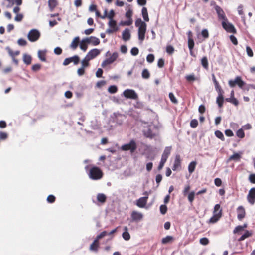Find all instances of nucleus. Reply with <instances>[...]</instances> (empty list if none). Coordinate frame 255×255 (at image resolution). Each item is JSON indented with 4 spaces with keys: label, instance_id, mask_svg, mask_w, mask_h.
<instances>
[{
    "label": "nucleus",
    "instance_id": "obj_1",
    "mask_svg": "<svg viewBox=\"0 0 255 255\" xmlns=\"http://www.w3.org/2000/svg\"><path fill=\"white\" fill-rule=\"evenodd\" d=\"M135 25L136 27H138V38L140 40L142 41L145 38L146 24L144 22L142 21L141 19H138L135 22Z\"/></svg>",
    "mask_w": 255,
    "mask_h": 255
},
{
    "label": "nucleus",
    "instance_id": "obj_2",
    "mask_svg": "<svg viewBox=\"0 0 255 255\" xmlns=\"http://www.w3.org/2000/svg\"><path fill=\"white\" fill-rule=\"evenodd\" d=\"M88 175L90 179L97 180L103 177V172L99 167L93 166L90 169Z\"/></svg>",
    "mask_w": 255,
    "mask_h": 255
},
{
    "label": "nucleus",
    "instance_id": "obj_3",
    "mask_svg": "<svg viewBox=\"0 0 255 255\" xmlns=\"http://www.w3.org/2000/svg\"><path fill=\"white\" fill-rule=\"evenodd\" d=\"M137 145L134 140H131L128 143L123 145L121 149L122 151H129L131 154L133 153L137 149Z\"/></svg>",
    "mask_w": 255,
    "mask_h": 255
},
{
    "label": "nucleus",
    "instance_id": "obj_4",
    "mask_svg": "<svg viewBox=\"0 0 255 255\" xmlns=\"http://www.w3.org/2000/svg\"><path fill=\"white\" fill-rule=\"evenodd\" d=\"M172 147L171 146L165 147L162 155L161 159L158 167V170H160L163 167L165 163L166 162L168 156L170 154Z\"/></svg>",
    "mask_w": 255,
    "mask_h": 255
},
{
    "label": "nucleus",
    "instance_id": "obj_5",
    "mask_svg": "<svg viewBox=\"0 0 255 255\" xmlns=\"http://www.w3.org/2000/svg\"><path fill=\"white\" fill-rule=\"evenodd\" d=\"M223 28L228 33H236L237 30L234 26L227 20H223L222 22Z\"/></svg>",
    "mask_w": 255,
    "mask_h": 255
},
{
    "label": "nucleus",
    "instance_id": "obj_6",
    "mask_svg": "<svg viewBox=\"0 0 255 255\" xmlns=\"http://www.w3.org/2000/svg\"><path fill=\"white\" fill-rule=\"evenodd\" d=\"M108 26L109 28L106 31V33L107 34H110L119 30V27H118L117 22L115 20H109L108 22Z\"/></svg>",
    "mask_w": 255,
    "mask_h": 255
},
{
    "label": "nucleus",
    "instance_id": "obj_7",
    "mask_svg": "<svg viewBox=\"0 0 255 255\" xmlns=\"http://www.w3.org/2000/svg\"><path fill=\"white\" fill-rule=\"evenodd\" d=\"M40 36V32L36 29L31 30L27 35L28 39L31 42L37 41Z\"/></svg>",
    "mask_w": 255,
    "mask_h": 255
},
{
    "label": "nucleus",
    "instance_id": "obj_8",
    "mask_svg": "<svg viewBox=\"0 0 255 255\" xmlns=\"http://www.w3.org/2000/svg\"><path fill=\"white\" fill-rule=\"evenodd\" d=\"M124 96L127 99L137 100L138 98L137 93L132 89H126L123 92Z\"/></svg>",
    "mask_w": 255,
    "mask_h": 255
},
{
    "label": "nucleus",
    "instance_id": "obj_9",
    "mask_svg": "<svg viewBox=\"0 0 255 255\" xmlns=\"http://www.w3.org/2000/svg\"><path fill=\"white\" fill-rule=\"evenodd\" d=\"M229 85L231 87H234L237 85L240 88H242L245 85V82L242 80L240 77L237 76L234 80H229Z\"/></svg>",
    "mask_w": 255,
    "mask_h": 255
},
{
    "label": "nucleus",
    "instance_id": "obj_10",
    "mask_svg": "<svg viewBox=\"0 0 255 255\" xmlns=\"http://www.w3.org/2000/svg\"><path fill=\"white\" fill-rule=\"evenodd\" d=\"M118 53L116 52H114L112 55L106 59L102 63V66L104 67L105 66L111 64L113 63L118 58Z\"/></svg>",
    "mask_w": 255,
    "mask_h": 255
},
{
    "label": "nucleus",
    "instance_id": "obj_11",
    "mask_svg": "<svg viewBox=\"0 0 255 255\" xmlns=\"http://www.w3.org/2000/svg\"><path fill=\"white\" fill-rule=\"evenodd\" d=\"M80 61V58L78 55L66 58L63 63V65L67 66L71 62H73L74 65H77Z\"/></svg>",
    "mask_w": 255,
    "mask_h": 255
},
{
    "label": "nucleus",
    "instance_id": "obj_12",
    "mask_svg": "<svg viewBox=\"0 0 255 255\" xmlns=\"http://www.w3.org/2000/svg\"><path fill=\"white\" fill-rule=\"evenodd\" d=\"M143 194L146 195V196L140 197L136 202V205L140 208H144L145 206L148 199L147 192H145Z\"/></svg>",
    "mask_w": 255,
    "mask_h": 255
},
{
    "label": "nucleus",
    "instance_id": "obj_13",
    "mask_svg": "<svg viewBox=\"0 0 255 255\" xmlns=\"http://www.w3.org/2000/svg\"><path fill=\"white\" fill-rule=\"evenodd\" d=\"M247 199L248 202L251 204L254 205L255 203V188H252L249 191L248 194L247 196Z\"/></svg>",
    "mask_w": 255,
    "mask_h": 255
},
{
    "label": "nucleus",
    "instance_id": "obj_14",
    "mask_svg": "<svg viewBox=\"0 0 255 255\" xmlns=\"http://www.w3.org/2000/svg\"><path fill=\"white\" fill-rule=\"evenodd\" d=\"M132 15V11L130 9H129L128 11L126 13V17L128 19V21H124L123 23H122L123 25H127L129 26L132 23V20L131 18Z\"/></svg>",
    "mask_w": 255,
    "mask_h": 255
},
{
    "label": "nucleus",
    "instance_id": "obj_15",
    "mask_svg": "<svg viewBox=\"0 0 255 255\" xmlns=\"http://www.w3.org/2000/svg\"><path fill=\"white\" fill-rule=\"evenodd\" d=\"M215 9L216 11L219 19L227 20V18L225 14V13L221 7L218 5H216Z\"/></svg>",
    "mask_w": 255,
    "mask_h": 255
},
{
    "label": "nucleus",
    "instance_id": "obj_16",
    "mask_svg": "<svg viewBox=\"0 0 255 255\" xmlns=\"http://www.w3.org/2000/svg\"><path fill=\"white\" fill-rule=\"evenodd\" d=\"M237 218L239 220L241 221L246 215L245 208L242 206H239L237 209Z\"/></svg>",
    "mask_w": 255,
    "mask_h": 255
},
{
    "label": "nucleus",
    "instance_id": "obj_17",
    "mask_svg": "<svg viewBox=\"0 0 255 255\" xmlns=\"http://www.w3.org/2000/svg\"><path fill=\"white\" fill-rule=\"evenodd\" d=\"M100 53L99 50L97 49H93L88 52L86 56L90 60L94 59Z\"/></svg>",
    "mask_w": 255,
    "mask_h": 255
},
{
    "label": "nucleus",
    "instance_id": "obj_18",
    "mask_svg": "<svg viewBox=\"0 0 255 255\" xmlns=\"http://www.w3.org/2000/svg\"><path fill=\"white\" fill-rule=\"evenodd\" d=\"M181 159L179 155H177L175 156L174 165L172 167V170L174 171L176 170L181 167Z\"/></svg>",
    "mask_w": 255,
    "mask_h": 255
},
{
    "label": "nucleus",
    "instance_id": "obj_19",
    "mask_svg": "<svg viewBox=\"0 0 255 255\" xmlns=\"http://www.w3.org/2000/svg\"><path fill=\"white\" fill-rule=\"evenodd\" d=\"M86 41L88 43H91L94 46L99 45L100 42V40L98 38L94 36L86 38Z\"/></svg>",
    "mask_w": 255,
    "mask_h": 255
},
{
    "label": "nucleus",
    "instance_id": "obj_20",
    "mask_svg": "<svg viewBox=\"0 0 255 255\" xmlns=\"http://www.w3.org/2000/svg\"><path fill=\"white\" fill-rule=\"evenodd\" d=\"M242 154V152H240L239 153H234L232 155L230 156L228 159V161H240L241 158V155Z\"/></svg>",
    "mask_w": 255,
    "mask_h": 255
},
{
    "label": "nucleus",
    "instance_id": "obj_21",
    "mask_svg": "<svg viewBox=\"0 0 255 255\" xmlns=\"http://www.w3.org/2000/svg\"><path fill=\"white\" fill-rule=\"evenodd\" d=\"M99 248V242L96 239L94 240L93 242L90 245V250L92 251L97 252Z\"/></svg>",
    "mask_w": 255,
    "mask_h": 255
},
{
    "label": "nucleus",
    "instance_id": "obj_22",
    "mask_svg": "<svg viewBox=\"0 0 255 255\" xmlns=\"http://www.w3.org/2000/svg\"><path fill=\"white\" fill-rule=\"evenodd\" d=\"M142 214L137 211H133L131 214V217L133 221H139L142 218Z\"/></svg>",
    "mask_w": 255,
    "mask_h": 255
},
{
    "label": "nucleus",
    "instance_id": "obj_23",
    "mask_svg": "<svg viewBox=\"0 0 255 255\" xmlns=\"http://www.w3.org/2000/svg\"><path fill=\"white\" fill-rule=\"evenodd\" d=\"M48 7L51 11H52L58 5V2L57 0H48Z\"/></svg>",
    "mask_w": 255,
    "mask_h": 255
},
{
    "label": "nucleus",
    "instance_id": "obj_24",
    "mask_svg": "<svg viewBox=\"0 0 255 255\" xmlns=\"http://www.w3.org/2000/svg\"><path fill=\"white\" fill-rule=\"evenodd\" d=\"M122 38L125 41L130 39V33L129 30L128 28H126L123 31L122 33Z\"/></svg>",
    "mask_w": 255,
    "mask_h": 255
},
{
    "label": "nucleus",
    "instance_id": "obj_25",
    "mask_svg": "<svg viewBox=\"0 0 255 255\" xmlns=\"http://www.w3.org/2000/svg\"><path fill=\"white\" fill-rule=\"evenodd\" d=\"M253 233L251 231L246 230L244 234L242 235L238 239L239 242L242 241L245 239L250 237L252 236Z\"/></svg>",
    "mask_w": 255,
    "mask_h": 255
},
{
    "label": "nucleus",
    "instance_id": "obj_26",
    "mask_svg": "<svg viewBox=\"0 0 255 255\" xmlns=\"http://www.w3.org/2000/svg\"><path fill=\"white\" fill-rule=\"evenodd\" d=\"M124 232L122 234V237L126 241H128L130 239V235L128 232V227L125 226L124 227Z\"/></svg>",
    "mask_w": 255,
    "mask_h": 255
},
{
    "label": "nucleus",
    "instance_id": "obj_27",
    "mask_svg": "<svg viewBox=\"0 0 255 255\" xmlns=\"http://www.w3.org/2000/svg\"><path fill=\"white\" fill-rule=\"evenodd\" d=\"M6 50L7 51L9 55L12 58H15L16 56L19 55L20 51L17 50L16 51H13L10 47L7 46L5 48Z\"/></svg>",
    "mask_w": 255,
    "mask_h": 255
},
{
    "label": "nucleus",
    "instance_id": "obj_28",
    "mask_svg": "<svg viewBox=\"0 0 255 255\" xmlns=\"http://www.w3.org/2000/svg\"><path fill=\"white\" fill-rule=\"evenodd\" d=\"M221 217L222 216H221L220 213L217 215L213 214V216L209 219L208 223L214 224L216 223L220 219Z\"/></svg>",
    "mask_w": 255,
    "mask_h": 255
},
{
    "label": "nucleus",
    "instance_id": "obj_29",
    "mask_svg": "<svg viewBox=\"0 0 255 255\" xmlns=\"http://www.w3.org/2000/svg\"><path fill=\"white\" fill-rule=\"evenodd\" d=\"M79 41L80 39L79 37L74 38L70 45V47L73 50L76 49L78 46Z\"/></svg>",
    "mask_w": 255,
    "mask_h": 255
},
{
    "label": "nucleus",
    "instance_id": "obj_30",
    "mask_svg": "<svg viewBox=\"0 0 255 255\" xmlns=\"http://www.w3.org/2000/svg\"><path fill=\"white\" fill-rule=\"evenodd\" d=\"M97 200L101 204L104 203L107 199L106 196L103 193H99L97 196Z\"/></svg>",
    "mask_w": 255,
    "mask_h": 255
},
{
    "label": "nucleus",
    "instance_id": "obj_31",
    "mask_svg": "<svg viewBox=\"0 0 255 255\" xmlns=\"http://www.w3.org/2000/svg\"><path fill=\"white\" fill-rule=\"evenodd\" d=\"M32 58L30 55L24 54L23 56V60L24 63L29 65L31 63Z\"/></svg>",
    "mask_w": 255,
    "mask_h": 255
},
{
    "label": "nucleus",
    "instance_id": "obj_32",
    "mask_svg": "<svg viewBox=\"0 0 255 255\" xmlns=\"http://www.w3.org/2000/svg\"><path fill=\"white\" fill-rule=\"evenodd\" d=\"M142 15L143 16V18L144 20L145 21L148 22L149 20L148 15V12L147 9L146 7H143L142 9Z\"/></svg>",
    "mask_w": 255,
    "mask_h": 255
},
{
    "label": "nucleus",
    "instance_id": "obj_33",
    "mask_svg": "<svg viewBox=\"0 0 255 255\" xmlns=\"http://www.w3.org/2000/svg\"><path fill=\"white\" fill-rule=\"evenodd\" d=\"M90 59L86 56V57L81 61V67H84L85 68L89 67L90 65Z\"/></svg>",
    "mask_w": 255,
    "mask_h": 255
},
{
    "label": "nucleus",
    "instance_id": "obj_34",
    "mask_svg": "<svg viewBox=\"0 0 255 255\" xmlns=\"http://www.w3.org/2000/svg\"><path fill=\"white\" fill-rule=\"evenodd\" d=\"M222 209H221L220 205L219 204H216L214 208L213 214H218L220 213L221 216H222Z\"/></svg>",
    "mask_w": 255,
    "mask_h": 255
},
{
    "label": "nucleus",
    "instance_id": "obj_35",
    "mask_svg": "<svg viewBox=\"0 0 255 255\" xmlns=\"http://www.w3.org/2000/svg\"><path fill=\"white\" fill-rule=\"evenodd\" d=\"M144 135L148 138H152L154 137L155 134L152 132V130L148 128L147 130L144 131Z\"/></svg>",
    "mask_w": 255,
    "mask_h": 255
},
{
    "label": "nucleus",
    "instance_id": "obj_36",
    "mask_svg": "<svg viewBox=\"0 0 255 255\" xmlns=\"http://www.w3.org/2000/svg\"><path fill=\"white\" fill-rule=\"evenodd\" d=\"M197 163L196 161H192L188 166V171L190 173H192L195 170Z\"/></svg>",
    "mask_w": 255,
    "mask_h": 255
},
{
    "label": "nucleus",
    "instance_id": "obj_37",
    "mask_svg": "<svg viewBox=\"0 0 255 255\" xmlns=\"http://www.w3.org/2000/svg\"><path fill=\"white\" fill-rule=\"evenodd\" d=\"M212 80L213 81V83H214L215 87L216 90L217 91V90L222 88L221 86L220 85L219 82L216 80L215 76L214 74H212Z\"/></svg>",
    "mask_w": 255,
    "mask_h": 255
},
{
    "label": "nucleus",
    "instance_id": "obj_38",
    "mask_svg": "<svg viewBox=\"0 0 255 255\" xmlns=\"http://www.w3.org/2000/svg\"><path fill=\"white\" fill-rule=\"evenodd\" d=\"M201 64L202 66L205 69H208V61L207 58L205 56L201 59Z\"/></svg>",
    "mask_w": 255,
    "mask_h": 255
},
{
    "label": "nucleus",
    "instance_id": "obj_39",
    "mask_svg": "<svg viewBox=\"0 0 255 255\" xmlns=\"http://www.w3.org/2000/svg\"><path fill=\"white\" fill-rule=\"evenodd\" d=\"M173 240V237H172L171 236H167L166 237L163 238L162 239L161 242L163 244H167V243H168L169 242H171Z\"/></svg>",
    "mask_w": 255,
    "mask_h": 255
},
{
    "label": "nucleus",
    "instance_id": "obj_40",
    "mask_svg": "<svg viewBox=\"0 0 255 255\" xmlns=\"http://www.w3.org/2000/svg\"><path fill=\"white\" fill-rule=\"evenodd\" d=\"M87 43L86 39H83L80 44V48L84 51H86L87 49Z\"/></svg>",
    "mask_w": 255,
    "mask_h": 255
},
{
    "label": "nucleus",
    "instance_id": "obj_41",
    "mask_svg": "<svg viewBox=\"0 0 255 255\" xmlns=\"http://www.w3.org/2000/svg\"><path fill=\"white\" fill-rule=\"evenodd\" d=\"M215 135H216V136L217 138H218L222 141H225V138H224V135L222 133V132L221 131H220V130H216L215 132Z\"/></svg>",
    "mask_w": 255,
    "mask_h": 255
},
{
    "label": "nucleus",
    "instance_id": "obj_42",
    "mask_svg": "<svg viewBox=\"0 0 255 255\" xmlns=\"http://www.w3.org/2000/svg\"><path fill=\"white\" fill-rule=\"evenodd\" d=\"M224 97L218 96L216 99V103L219 108H222L223 105Z\"/></svg>",
    "mask_w": 255,
    "mask_h": 255
},
{
    "label": "nucleus",
    "instance_id": "obj_43",
    "mask_svg": "<svg viewBox=\"0 0 255 255\" xmlns=\"http://www.w3.org/2000/svg\"><path fill=\"white\" fill-rule=\"evenodd\" d=\"M195 193L194 191L190 192L188 195V200L190 203H192L194 200Z\"/></svg>",
    "mask_w": 255,
    "mask_h": 255
},
{
    "label": "nucleus",
    "instance_id": "obj_44",
    "mask_svg": "<svg viewBox=\"0 0 255 255\" xmlns=\"http://www.w3.org/2000/svg\"><path fill=\"white\" fill-rule=\"evenodd\" d=\"M150 73L147 69H144L142 72V77L144 79H148L150 77Z\"/></svg>",
    "mask_w": 255,
    "mask_h": 255
},
{
    "label": "nucleus",
    "instance_id": "obj_45",
    "mask_svg": "<svg viewBox=\"0 0 255 255\" xmlns=\"http://www.w3.org/2000/svg\"><path fill=\"white\" fill-rule=\"evenodd\" d=\"M108 91L109 93L111 94H114L117 92L118 88L117 86L115 85H112L108 88Z\"/></svg>",
    "mask_w": 255,
    "mask_h": 255
},
{
    "label": "nucleus",
    "instance_id": "obj_46",
    "mask_svg": "<svg viewBox=\"0 0 255 255\" xmlns=\"http://www.w3.org/2000/svg\"><path fill=\"white\" fill-rule=\"evenodd\" d=\"M236 135L238 137L243 138L245 137V133L243 129L242 128H240L236 132Z\"/></svg>",
    "mask_w": 255,
    "mask_h": 255
},
{
    "label": "nucleus",
    "instance_id": "obj_47",
    "mask_svg": "<svg viewBox=\"0 0 255 255\" xmlns=\"http://www.w3.org/2000/svg\"><path fill=\"white\" fill-rule=\"evenodd\" d=\"M185 78L188 82H193L196 80V78L195 77L194 74H190L186 75Z\"/></svg>",
    "mask_w": 255,
    "mask_h": 255
},
{
    "label": "nucleus",
    "instance_id": "obj_48",
    "mask_svg": "<svg viewBox=\"0 0 255 255\" xmlns=\"http://www.w3.org/2000/svg\"><path fill=\"white\" fill-rule=\"evenodd\" d=\"M38 57L42 61H46L45 53L42 51H39Z\"/></svg>",
    "mask_w": 255,
    "mask_h": 255
},
{
    "label": "nucleus",
    "instance_id": "obj_49",
    "mask_svg": "<svg viewBox=\"0 0 255 255\" xmlns=\"http://www.w3.org/2000/svg\"><path fill=\"white\" fill-rule=\"evenodd\" d=\"M169 97L171 101L174 104H177L178 103V101L175 98L174 95L173 93L170 92L169 94Z\"/></svg>",
    "mask_w": 255,
    "mask_h": 255
},
{
    "label": "nucleus",
    "instance_id": "obj_50",
    "mask_svg": "<svg viewBox=\"0 0 255 255\" xmlns=\"http://www.w3.org/2000/svg\"><path fill=\"white\" fill-rule=\"evenodd\" d=\"M243 230H244L243 229V228L241 226V225H238L235 228L233 232L234 234H240V232Z\"/></svg>",
    "mask_w": 255,
    "mask_h": 255
},
{
    "label": "nucleus",
    "instance_id": "obj_51",
    "mask_svg": "<svg viewBox=\"0 0 255 255\" xmlns=\"http://www.w3.org/2000/svg\"><path fill=\"white\" fill-rule=\"evenodd\" d=\"M200 243L203 245H207L209 243V241L207 238H202L200 239Z\"/></svg>",
    "mask_w": 255,
    "mask_h": 255
},
{
    "label": "nucleus",
    "instance_id": "obj_52",
    "mask_svg": "<svg viewBox=\"0 0 255 255\" xmlns=\"http://www.w3.org/2000/svg\"><path fill=\"white\" fill-rule=\"evenodd\" d=\"M166 51L169 54H172L174 51V47L171 45H168L166 47Z\"/></svg>",
    "mask_w": 255,
    "mask_h": 255
},
{
    "label": "nucleus",
    "instance_id": "obj_53",
    "mask_svg": "<svg viewBox=\"0 0 255 255\" xmlns=\"http://www.w3.org/2000/svg\"><path fill=\"white\" fill-rule=\"evenodd\" d=\"M56 198L53 195H49L47 198V201L49 203H53L55 201Z\"/></svg>",
    "mask_w": 255,
    "mask_h": 255
},
{
    "label": "nucleus",
    "instance_id": "obj_54",
    "mask_svg": "<svg viewBox=\"0 0 255 255\" xmlns=\"http://www.w3.org/2000/svg\"><path fill=\"white\" fill-rule=\"evenodd\" d=\"M167 211V207L165 205H161L160 207V213L164 215Z\"/></svg>",
    "mask_w": 255,
    "mask_h": 255
},
{
    "label": "nucleus",
    "instance_id": "obj_55",
    "mask_svg": "<svg viewBox=\"0 0 255 255\" xmlns=\"http://www.w3.org/2000/svg\"><path fill=\"white\" fill-rule=\"evenodd\" d=\"M154 56L152 54H149L146 57V60L149 63H152L154 61Z\"/></svg>",
    "mask_w": 255,
    "mask_h": 255
},
{
    "label": "nucleus",
    "instance_id": "obj_56",
    "mask_svg": "<svg viewBox=\"0 0 255 255\" xmlns=\"http://www.w3.org/2000/svg\"><path fill=\"white\" fill-rule=\"evenodd\" d=\"M246 49L247 55L250 57H253L254 54L251 48L249 46H247Z\"/></svg>",
    "mask_w": 255,
    "mask_h": 255
},
{
    "label": "nucleus",
    "instance_id": "obj_57",
    "mask_svg": "<svg viewBox=\"0 0 255 255\" xmlns=\"http://www.w3.org/2000/svg\"><path fill=\"white\" fill-rule=\"evenodd\" d=\"M188 46L189 49H193L194 47V42L193 39H188Z\"/></svg>",
    "mask_w": 255,
    "mask_h": 255
},
{
    "label": "nucleus",
    "instance_id": "obj_58",
    "mask_svg": "<svg viewBox=\"0 0 255 255\" xmlns=\"http://www.w3.org/2000/svg\"><path fill=\"white\" fill-rule=\"evenodd\" d=\"M198 125V122L196 119L192 120L190 123V126L193 128H195L197 127Z\"/></svg>",
    "mask_w": 255,
    "mask_h": 255
},
{
    "label": "nucleus",
    "instance_id": "obj_59",
    "mask_svg": "<svg viewBox=\"0 0 255 255\" xmlns=\"http://www.w3.org/2000/svg\"><path fill=\"white\" fill-rule=\"evenodd\" d=\"M108 235V233L104 231H103L102 232H101L99 235H98L96 239L99 241L100 239H102V238H103L104 237H105V236L107 235Z\"/></svg>",
    "mask_w": 255,
    "mask_h": 255
},
{
    "label": "nucleus",
    "instance_id": "obj_60",
    "mask_svg": "<svg viewBox=\"0 0 255 255\" xmlns=\"http://www.w3.org/2000/svg\"><path fill=\"white\" fill-rule=\"evenodd\" d=\"M157 66L159 68H163L164 66V60L163 58H160L158 60Z\"/></svg>",
    "mask_w": 255,
    "mask_h": 255
},
{
    "label": "nucleus",
    "instance_id": "obj_61",
    "mask_svg": "<svg viewBox=\"0 0 255 255\" xmlns=\"http://www.w3.org/2000/svg\"><path fill=\"white\" fill-rule=\"evenodd\" d=\"M17 43L19 45L23 46H25L27 44V41L25 39L22 38L18 39L17 41Z\"/></svg>",
    "mask_w": 255,
    "mask_h": 255
},
{
    "label": "nucleus",
    "instance_id": "obj_62",
    "mask_svg": "<svg viewBox=\"0 0 255 255\" xmlns=\"http://www.w3.org/2000/svg\"><path fill=\"white\" fill-rule=\"evenodd\" d=\"M230 39L234 45H237L238 44V40L235 36L232 35H230Z\"/></svg>",
    "mask_w": 255,
    "mask_h": 255
},
{
    "label": "nucleus",
    "instance_id": "obj_63",
    "mask_svg": "<svg viewBox=\"0 0 255 255\" xmlns=\"http://www.w3.org/2000/svg\"><path fill=\"white\" fill-rule=\"evenodd\" d=\"M8 137V135L6 132H0V140H5L7 139Z\"/></svg>",
    "mask_w": 255,
    "mask_h": 255
},
{
    "label": "nucleus",
    "instance_id": "obj_64",
    "mask_svg": "<svg viewBox=\"0 0 255 255\" xmlns=\"http://www.w3.org/2000/svg\"><path fill=\"white\" fill-rule=\"evenodd\" d=\"M249 180L252 183L255 184V174H251L249 175Z\"/></svg>",
    "mask_w": 255,
    "mask_h": 255
}]
</instances>
